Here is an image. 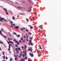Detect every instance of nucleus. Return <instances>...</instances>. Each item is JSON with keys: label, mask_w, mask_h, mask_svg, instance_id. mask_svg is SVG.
I'll use <instances>...</instances> for the list:
<instances>
[{"label": "nucleus", "mask_w": 61, "mask_h": 61, "mask_svg": "<svg viewBox=\"0 0 61 61\" xmlns=\"http://www.w3.org/2000/svg\"><path fill=\"white\" fill-rule=\"evenodd\" d=\"M37 53L39 54L38 56H40L41 55L40 54L41 53V51H37Z\"/></svg>", "instance_id": "1"}, {"label": "nucleus", "mask_w": 61, "mask_h": 61, "mask_svg": "<svg viewBox=\"0 0 61 61\" xmlns=\"http://www.w3.org/2000/svg\"><path fill=\"white\" fill-rule=\"evenodd\" d=\"M28 50L29 51H31V52H32V51L33 50V49H32V48L31 47H30V49H28Z\"/></svg>", "instance_id": "2"}, {"label": "nucleus", "mask_w": 61, "mask_h": 61, "mask_svg": "<svg viewBox=\"0 0 61 61\" xmlns=\"http://www.w3.org/2000/svg\"><path fill=\"white\" fill-rule=\"evenodd\" d=\"M30 55L31 56V57H33L34 56V55L33 54L31 55L30 53Z\"/></svg>", "instance_id": "3"}, {"label": "nucleus", "mask_w": 61, "mask_h": 61, "mask_svg": "<svg viewBox=\"0 0 61 61\" xmlns=\"http://www.w3.org/2000/svg\"><path fill=\"white\" fill-rule=\"evenodd\" d=\"M3 10L5 11V12H7V9L6 8H4Z\"/></svg>", "instance_id": "4"}, {"label": "nucleus", "mask_w": 61, "mask_h": 61, "mask_svg": "<svg viewBox=\"0 0 61 61\" xmlns=\"http://www.w3.org/2000/svg\"><path fill=\"white\" fill-rule=\"evenodd\" d=\"M29 44H30L31 46H33V44L32 43V42H29Z\"/></svg>", "instance_id": "5"}, {"label": "nucleus", "mask_w": 61, "mask_h": 61, "mask_svg": "<svg viewBox=\"0 0 61 61\" xmlns=\"http://www.w3.org/2000/svg\"><path fill=\"white\" fill-rule=\"evenodd\" d=\"M15 28H17H17H19V26H16L15 27Z\"/></svg>", "instance_id": "6"}, {"label": "nucleus", "mask_w": 61, "mask_h": 61, "mask_svg": "<svg viewBox=\"0 0 61 61\" xmlns=\"http://www.w3.org/2000/svg\"><path fill=\"white\" fill-rule=\"evenodd\" d=\"M16 36L17 37H19L20 36V35H16Z\"/></svg>", "instance_id": "7"}, {"label": "nucleus", "mask_w": 61, "mask_h": 61, "mask_svg": "<svg viewBox=\"0 0 61 61\" xmlns=\"http://www.w3.org/2000/svg\"><path fill=\"white\" fill-rule=\"evenodd\" d=\"M0 34L1 35H2V36H3V34H2V31L1 30H0Z\"/></svg>", "instance_id": "8"}, {"label": "nucleus", "mask_w": 61, "mask_h": 61, "mask_svg": "<svg viewBox=\"0 0 61 61\" xmlns=\"http://www.w3.org/2000/svg\"><path fill=\"white\" fill-rule=\"evenodd\" d=\"M17 48L19 50H21V49L20 48L18 47Z\"/></svg>", "instance_id": "9"}, {"label": "nucleus", "mask_w": 61, "mask_h": 61, "mask_svg": "<svg viewBox=\"0 0 61 61\" xmlns=\"http://www.w3.org/2000/svg\"><path fill=\"white\" fill-rule=\"evenodd\" d=\"M3 18H1L0 20V21H1V22H2L3 21Z\"/></svg>", "instance_id": "10"}, {"label": "nucleus", "mask_w": 61, "mask_h": 61, "mask_svg": "<svg viewBox=\"0 0 61 61\" xmlns=\"http://www.w3.org/2000/svg\"><path fill=\"white\" fill-rule=\"evenodd\" d=\"M12 17L13 18L12 19H13V20H15V17H14V16H13Z\"/></svg>", "instance_id": "11"}, {"label": "nucleus", "mask_w": 61, "mask_h": 61, "mask_svg": "<svg viewBox=\"0 0 61 61\" xmlns=\"http://www.w3.org/2000/svg\"><path fill=\"white\" fill-rule=\"evenodd\" d=\"M30 2L31 3V4H32L33 5H34V2H32V1H31Z\"/></svg>", "instance_id": "12"}, {"label": "nucleus", "mask_w": 61, "mask_h": 61, "mask_svg": "<svg viewBox=\"0 0 61 61\" xmlns=\"http://www.w3.org/2000/svg\"><path fill=\"white\" fill-rule=\"evenodd\" d=\"M15 50H16V51H18V49H17V48H16L15 49Z\"/></svg>", "instance_id": "13"}, {"label": "nucleus", "mask_w": 61, "mask_h": 61, "mask_svg": "<svg viewBox=\"0 0 61 61\" xmlns=\"http://www.w3.org/2000/svg\"><path fill=\"white\" fill-rule=\"evenodd\" d=\"M18 8H22V7H19V6H18Z\"/></svg>", "instance_id": "14"}, {"label": "nucleus", "mask_w": 61, "mask_h": 61, "mask_svg": "<svg viewBox=\"0 0 61 61\" xmlns=\"http://www.w3.org/2000/svg\"><path fill=\"white\" fill-rule=\"evenodd\" d=\"M3 20H4V21H8L7 20H6L5 19V18H3Z\"/></svg>", "instance_id": "15"}, {"label": "nucleus", "mask_w": 61, "mask_h": 61, "mask_svg": "<svg viewBox=\"0 0 61 61\" xmlns=\"http://www.w3.org/2000/svg\"><path fill=\"white\" fill-rule=\"evenodd\" d=\"M1 30L2 31H4V29H3V28H1Z\"/></svg>", "instance_id": "16"}, {"label": "nucleus", "mask_w": 61, "mask_h": 61, "mask_svg": "<svg viewBox=\"0 0 61 61\" xmlns=\"http://www.w3.org/2000/svg\"><path fill=\"white\" fill-rule=\"evenodd\" d=\"M5 56H3V58L4 59V60H5Z\"/></svg>", "instance_id": "17"}, {"label": "nucleus", "mask_w": 61, "mask_h": 61, "mask_svg": "<svg viewBox=\"0 0 61 61\" xmlns=\"http://www.w3.org/2000/svg\"><path fill=\"white\" fill-rule=\"evenodd\" d=\"M18 52H19V51H16V54H18Z\"/></svg>", "instance_id": "18"}, {"label": "nucleus", "mask_w": 61, "mask_h": 61, "mask_svg": "<svg viewBox=\"0 0 61 61\" xmlns=\"http://www.w3.org/2000/svg\"><path fill=\"white\" fill-rule=\"evenodd\" d=\"M22 42H23V43H25V40H23L22 41Z\"/></svg>", "instance_id": "19"}, {"label": "nucleus", "mask_w": 61, "mask_h": 61, "mask_svg": "<svg viewBox=\"0 0 61 61\" xmlns=\"http://www.w3.org/2000/svg\"><path fill=\"white\" fill-rule=\"evenodd\" d=\"M15 46H16V47H18V46L16 44V45H15Z\"/></svg>", "instance_id": "20"}, {"label": "nucleus", "mask_w": 61, "mask_h": 61, "mask_svg": "<svg viewBox=\"0 0 61 61\" xmlns=\"http://www.w3.org/2000/svg\"><path fill=\"white\" fill-rule=\"evenodd\" d=\"M25 50V52H26V48H24Z\"/></svg>", "instance_id": "21"}, {"label": "nucleus", "mask_w": 61, "mask_h": 61, "mask_svg": "<svg viewBox=\"0 0 61 61\" xmlns=\"http://www.w3.org/2000/svg\"><path fill=\"white\" fill-rule=\"evenodd\" d=\"M3 42L2 41H0V44H3Z\"/></svg>", "instance_id": "22"}, {"label": "nucleus", "mask_w": 61, "mask_h": 61, "mask_svg": "<svg viewBox=\"0 0 61 61\" xmlns=\"http://www.w3.org/2000/svg\"><path fill=\"white\" fill-rule=\"evenodd\" d=\"M13 41L14 42H15V41H16V39H14V40H13Z\"/></svg>", "instance_id": "23"}, {"label": "nucleus", "mask_w": 61, "mask_h": 61, "mask_svg": "<svg viewBox=\"0 0 61 61\" xmlns=\"http://www.w3.org/2000/svg\"><path fill=\"white\" fill-rule=\"evenodd\" d=\"M26 20H27V22H28V21H29V20H28V19H26Z\"/></svg>", "instance_id": "24"}, {"label": "nucleus", "mask_w": 61, "mask_h": 61, "mask_svg": "<svg viewBox=\"0 0 61 61\" xmlns=\"http://www.w3.org/2000/svg\"><path fill=\"white\" fill-rule=\"evenodd\" d=\"M13 34H15V35H17V34H16V33L15 32H13Z\"/></svg>", "instance_id": "25"}, {"label": "nucleus", "mask_w": 61, "mask_h": 61, "mask_svg": "<svg viewBox=\"0 0 61 61\" xmlns=\"http://www.w3.org/2000/svg\"><path fill=\"white\" fill-rule=\"evenodd\" d=\"M22 55H23V57H25V55H24V54H22Z\"/></svg>", "instance_id": "26"}, {"label": "nucleus", "mask_w": 61, "mask_h": 61, "mask_svg": "<svg viewBox=\"0 0 61 61\" xmlns=\"http://www.w3.org/2000/svg\"><path fill=\"white\" fill-rule=\"evenodd\" d=\"M15 60H17V58H15Z\"/></svg>", "instance_id": "27"}, {"label": "nucleus", "mask_w": 61, "mask_h": 61, "mask_svg": "<svg viewBox=\"0 0 61 61\" xmlns=\"http://www.w3.org/2000/svg\"><path fill=\"white\" fill-rule=\"evenodd\" d=\"M33 27L32 26L30 27V28L31 29H33Z\"/></svg>", "instance_id": "28"}, {"label": "nucleus", "mask_w": 61, "mask_h": 61, "mask_svg": "<svg viewBox=\"0 0 61 61\" xmlns=\"http://www.w3.org/2000/svg\"><path fill=\"white\" fill-rule=\"evenodd\" d=\"M2 53L3 54V55H4V56H5V53H4V52H2Z\"/></svg>", "instance_id": "29"}, {"label": "nucleus", "mask_w": 61, "mask_h": 61, "mask_svg": "<svg viewBox=\"0 0 61 61\" xmlns=\"http://www.w3.org/2000/svg\"><path fill=\"white\" fill-rule=\"evenodd\" d=\"M14 57H15L16 58H17V56H15V55H14Z\"/></svg>", "instance_id": "30"}, {"label": "nucleus", "mask_w": 61, "mask_h": 61, "mask_svg": "<svg viewBox=\"0 0 61 61\" xmlns=\"http://www.w3.org/2000/svg\"><path fill=\"white\" fill-rule=\"evenodd\" d=\"M29 42H32V40H30L29 41Z\"/></svg>", "instance_id": "31"}, {"label": "nucleus", "mask_w": 61, "mask_h": 61, "mask_svg": "<svg viewBox=\"0 0 61 61\" xmlns=\"http://www.w3.org/2000/svg\"><path fill=\"white\" fill-rule=\"evenodd\" d=\"M10 24H13V21H10Z\"/></svg>", "instance_id": "32"}, {"label": "nucleus", "mask_w": 61, "mask_h": 61, "mask_svg": "<svg viewBox=\"0 0 61 61\" xmlns=\"http://www.w3.org/2000/svg\"><path fill=\"white\" fill-rule=\"evenodd\" d=\"M9 48H11V47H10V45H9Z\"/></svg>", "instance_id": "33"}, {"label": "nucleus", "mask_w": 61, "mask_h": 61, "mask_svg": "<svg viewBox=\"0 0 61 61\" xmlns=\"http://www.w3.org/2000/svg\"><path fill=\"white\" fill-rule=\"evenodd\" d=\"M24 46L25 47V48H26L27 47H26V46H25V45H24Z\"/></svg>", "instance_id": "34"}, {"label": "nucleus", "mask_w": 61, "mask_h": 61, "mask_svg": "<svg viewBox=\"0 0 61 61\" xmlns=\"http://www.w3.org/2000/svg\"><path fill=\"white\" fill-rule=\"evenodd\" d=\"M7 42H8V44H9V45H10V43H9L10 42H8V41H7Z\"/></svg>", "instance_id": "35"}, {"label": "nucleus", "mask_w": 61, "mask_h": 61, "mask_svg": "<svg viewBox=\"0 0 61 61\" xmlns=\"http://www.w3.org/2000/svg\"><path fill=\"white\" fill-rule=\"evenodd\" d=\"M18 42V41H15L16 43H17Z\"/></svg>", "instance_id": "36"}, {"label": "nucleus", "mask_w": 61, "mask_h": 61, "mask_svg": "<svg viewBox=\"0 0 61 61\" xmlns=\"http://www.w3.org/2000/svg\"><path fill=\"white\" fill-rule=\"evenodd\" d=\"M27 57H25V59H27Z\"/></svg>", "instance_id": "37"}, {"label": "nucleus", "mask_w": 61, "mask_h": 61, "mask_svg": "<svg viewBox=\"0 0 61 61\" xmlns=\"http://www.w3.org/2000/svg\"><path fill=\"white\" fill-rule=\"evenodd\" d=\"M23 38H21L20 39V40H23Z\"/></svg>", "instance_id": "38"}, {"label": "nucleus", "mask_w": 61, "mask_h": 61, "mask_svg": "<svg viewBox=\"0 0 61 61\" xmlns=\"http://www.w3.org/2000/svg\"><path fill=\"white\" fill-rule=\"evenodd\" d=\"M10 48H8V50H9V51H10Z\"/></svg>", "instance_id": "39"}, {"label": "nucleus", "mask_w": 61, "mask_h": 61, "mask_svg": "<svg viewBox=\"0 0 61 61\" xmlns=\"http://www.w3.org/2000/svg\"><path fill=\"white\" fill-rule=\"evenodd\" d=\"M23 59H21V61H23Z\"/></svg>", "instance_id": "40"}, {"label": "nucleus", "mask_w": 61, "mask_h": 61, "mask_svg": "<svg viewBox=\"0 0 61 61\" xmlns=\"http://www.w3.org/2000/svg\"><path fill=\"white\" fill-rule=\"evenodd\" d=\"M12 58H10V61H12Z\"/></svg>", "instance_id": "41"}, {"label": "nucleus", "mask_w": 61, "mask_h": 61, "mask_svg": "<svg viewBox=\"0 0 61 61\" xmlns=\"http://www.w3.org/2000/svg\"><path fill=\"white\" fill-rule=\"evenodd\" d=\"M12 41H9V42L10 43H11Z\"/></svg>", "instance_id": "42"}, {"label": "nucleus", "mask_w": 61, "mask_h": 61, "mask_svg": "<svg viewBox=\"0 0 61 61\" xmlns=\"http://www.w3.org/2000/svg\"><path fill=\"white\" fill-rule=\"evenodd\" d=\"M15 4H18V3L17 2H15Z\"/></svg>", "instance_id": "43"}, {"label": "nucleus", "mask_w": 61, "mask_h": 61, "mask_svg": "<svg viewBox=\"0 0 61 61\" xmlns=\"http://www.w3.org/2000/svg\"><path fill=\"white\" fill-rule=\"evenodd\" d=\"M8 59V58H7V57H6V59Z\"/></svg>", "instance_id": "44"}, {"label": "nucleus", "mask_w": 61, "mask_h": 61, "mask_svg": "<svg viewBox=\"0 0 61 61\" xmlns=\"http://www.w3.org/2000/svg\"><path fill=\"white\" fill-rule=\"evenodd\" d=\"M17 45H19V42H18L17 43Z\"/></svg>", "instance_id": "45"}, {"label": "nucleus", "mask_w": 61, "mask_h": 61, "mask_svg": "<svg viewBox=\"0 0 61 61\" xmlns=\"http://www.w3.org/2000/svg\"><path fill=\"white\" fill-rule=\"evenodd\" d=\"M21 30H23V28H21Z\"/></svg>", "instance_id": "46"}, {"label": "nucleus", "mask_w": 61, "mask_h": 61, "mask_svg": "<svg viewBox=\"0 0 61 61\" xmlns=\"http://www.w3.org/2000/svg\"><path fill=\"white\" fill-rule=\"evenodd\" d=\"M26 31H27V32H28V30H26Z\"/></svg>", "instance_id": "47"}, {"label": "nucleus", "mask_w": 61, "mask_h": 61, "mask_svg": "<svg viewBox=\"0 0 61 61\" xmlns=\"http://www.w3.org/2000/svg\"><path fill=\"white\" fill-rule=\"evenodd\" d=\"M4 36L5 37V38H7V37H6V36Z\"/></svg>", "instance_id": "48"}, {"label": "nucleus", "mask_w": 61, "mask_h": 61, "mask_svg": "<svg viewBox=\"0 0 61 61\" xmlns=\"http://www.w3.org/2000/svg\"><path fill=\"white\" fill-rule=\"evenodd\" d=\"M11 43L12 44V45H14V43L12 41V42H11Z\"/></svg>", "instance_id": "49"}, {"label": "nucleus", "mask_w": 61, "mask_h": 61, "mask_svg": "<svg viewBox=\"0 0 61 61\" xmlns=\"http://www.w3.org/2000/svg\"><path fill=\"white\" fill-rule=\"evenodd\" d=\"M33 39V38H30V39Z\"/></svg>", "instance_id": "50"}, {"label": "nucleus", "mask_w": 61, "mask_h": 61, "mask_svg": "<svg viewBox=\"0 0 61 61\" xmlns=\"http://www.w3.org/2000/svg\"><path fill=\"white\" fill-rule=\"evenodd\" d=\"M8 33H9V35H11V33H10V32H8Z\"/></svg>", "instance_id": "51"}, {"label": "nucleus", "mask_w": 61, "mask_h": 61, "mask_svg": "<svg viewBox=\"0 0 61 61\" xmlns=\"http://www.w3.org/2000/svg\"><path fill=\"white\" fill-rule=\"evenodd\" d=\"M21 40H20L19 41L20 43H21Z\"/></svg>", "instance_id": "52"}, {"label": "nucleus", "mask_w": 61, "mask_h": 61, "mask_svg": "<svg viewBox=\"0 0 61 61\" xmlns=\"http://www.w3.org/2000/svg\"><path fill=\"white\" fill-rule=\"evenodd\" d=\"M6 14L7 15H8V13L7 12H6Z\"/></svg>", "instance_id": "53"}, {"label": "nucleus", "mask_w": 61, "mask_h": 61, "mask_svg": "<svg viewBox=\"0 0 61 61\" xmlns=\"http://www.w3.org/2000/svg\"><path fill=\"white\" fill-rule=\"evenodd\" d=\"M9 36H12V35H9Z\"/></svg>", "instance_id": "54"}, {"label": "nucleus", "mask_w": 61, "mask_h": 61, "mask_svg": "<svg viewBox=\"0 0 61 61\" xmlns=\"http://www.w3.org/2000/svg\"><path fill=\"white\" fill-rule=\"evenodd\" d=\"M25 37H26L25 36H24V38H25Z\"/></svg>", "instance_id": "55"}, {"label": "nucleus", "mask_w": 61, "mask_h": 61, "mask_svg": "<svg viewBox=\"0 0 61 61\" xmlns=\"http://www.w3.org/2000/svg\"><path fill=\"white\" fill-rule=\"evenodd\" d=\"M31 9H30V10L29 11V12H31Z\"/></svg>", "instance_id": "56"}, {"label": "nucleus", "mask_w": 61, "mask_h": 61, "mask_svg": "<svg viewBox=\"0 0 61 61\" xmlns=\"http://www.w3.org/2000/svg\"><path fill=\"white\" fill-rule=\"evenodd\" d=\"M9 45H10V46H12V45L11 44H9Z\"/></svg>", "instance_id": "57"}, {"label": "nucleus", "mask_w": 61, "mask_h": 61, "mask_svg": "<svg viewBox=\"0 0 61 61\" xmlns=\"http://www.w3.org/2000/svg\"><path fill=\"white\" fill-rule=\"evenodd\" d=\"M13 26H15V24H13Z\"/></svg>", "instance_id": "58"}, {"label": "nucleus", "mask_w": 61, "mask_h": 61, "mask_svg": "<svg viewBox=\"0 0 61 61\" xmlns=\"http://www.w3.org/2000/svg\"><path fill=\"white\" fill-rule=\"evenodd\" d=\"M28 38V36H27L26 37V38H27H27Z\"/></svg>", "instance_id": "59"}, {"label": "nucleus", "mask_w": 61, "mask_h": 61, "mask_svg": "<svg viewBox=\"0 0 61 61\" xmlns=\"http://www.w3.org/2000/svg\"><path fill=\"white\" fill-rule=\"evenodd\" d=\"M20 56H22V54H20Z\"/></svg>", "instance_id": "60"}, {"label": "nucleus", "mask_w": 61, "mask_h": 61, "mask_svg": "<svg viewBox=\"0 0 61 61\" xmlns=\"http://www.w3.org/2000/svg\"><path fill=\"white\" fill-rule=\"evenodd\" d=\"M8 40H10V38H8Z\"/></svg>", "instance_id": "61"}, {"label": "nucleus", "mask_w": 61, "mask_h": 61, "mask_svg": "<svg viewBox=\"0 0 61 61\" xmlns=\"http://www.w3.org/2000/svg\"><path fill=\"white\" fill-rule=\"evenodd\" d=\"M22 49H23V48H24V47L23 46H22Z\"/></svg>", "instance_id": "62"}, {"label": "nucleus", "mask_w": 61, "mask_h": 61, "mask_svg": "<svg viewBox=\"0 0 61 61\" xmlns=\"http://www.w3.org/2000/svg\"><path fill=\"white\" fill-rule=\"evenodd\" d=\"M0 50L1 51H2V49H1V48H0Z\"/></svg>", "instance_id": "63"}, {"label": "nucleus", "mask_w": 61, "mask_h": 61, "mask_svg": "<svg viewBox=\"0 0 61 61\" xmlns=\"http://www.w3.org/2000/svg\"><path fill=\"white\" fill-rule=\"evenodd\" d=\"M30 61H32V60H29Z\"/></svg>", "instance_id": "64"}]
</instances>
